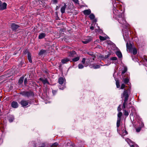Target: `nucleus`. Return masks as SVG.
Returning a JSON list of instances; mask_svg holds the SVG:
<instances>
[{"mask_svg": "<svg viewBox=\"0 0 147 147\" xmlns=\"http://www.w3.org/2000/svg\"><path fill=\"white\" fill-rule=\"evenodd\" d=\"M24 80V77H21V78H20L19 79V81H18L19 83L20 84H22Z\"/></svg>", "mask_w": 147, "mask_h": 147, "instance_id": "obj_30", "label": "nucleus"}, {"mask_svg": "<svg viewBox=\"0 0 147 147\" xmlns=\"http://www.w3.org/2000/svg\"><path fill=\"white\" fill-rule=\"evenodd\" d=\"M66 5L65 4L61 8V11L62 13H63L65 12V10L66 8Z\"/></svg>", "mask_w": 147, "mask_h": 147, "instance_id": "obj_18", "label": "nucleus"}, {"mask_svg": "<svg viewBox=\"0 0 147 147\" xmlns=\"http://www.w3.org/2000/svg\"><path fill=\"white\" fill-rule=\"evenodd\" d=\"M7 4L5 2L3 3L0 1V10L6 9L7 8Z\"/></svg>", "mask_w": 147, "mask_h": 147, "instance_id": "obj_4", "label": "nucleus"}, {"mask_svg": "<svg viewBox=\"0 0 147 147\" xmlns=\"http://www.w3.org/2000/svg\"><path fill=\"white\" fill-rule=\"evenodd\" d=\"M88 54L89 55L91 56H92L93 55V54L92 52L88 53Z\"/></svg>", "mask_w": 147, "mask_h": 147, "instance_id": "obj_47", "label": "nucleus"}, {"mask_svg": "<svg viewBox=\"0 0 147 147\" xmlns=\"http://www.w3.org/2000/svg\"><path fill=\"white\" fill-rule=\"evenodd\" d=\"M120 121H121V120H120V119L117 120V128L119 127L120 126ZM117 130H118V128H117Z\"/></svg>", "mask_w": 147, "mask_h": 147, "instance_id": "obj_29", "label": "nucleus"}, {"mask_svg": "<svg viewBox=\"0 0 147 147\" xmlns=\"http://www.w3.org/2000/svg\"><path fill=\"white\" fill-rule=\"evenodd\" d=\"M80 57L79 56H78L72 59V61L74 62H76L78 61Z\"/></svg>", "mask_w": 147, "mask_h": 147, "instance_id": "obj_26", "label": "nucleus"}, {"mask_svg": "<svg viewBox=\"0 0 147 147\" xmlns=\"http://www.w3.org/2000/svg\"><path fill=\"white\" fill-rule=\"evenodd\" d=\"M78 67L79 69H81L83 68V67H84V66L83 65L81 64H79L78 65Z\"/></svg>", "mask_w": 147, "mask_h": 147, "instance_id": "obj_37", "label": "nucleus"}, {"mask_svg": "<svg viewBox=\"0 0 147 147\" xmlns=\"http://www.w3.org/2000/svg\"><path fill=\"white\" fill-rule=\"evenodd\" d=\"M130 104V103H129V104Z\"/></svg>", "mask_w": 147, "mask_h": 147, "instance_id": "obj_55", "label": "nucleus"}, {"mask_svg": "<svg viewBox=\"0 0 147 147\" xmlns=\"http://www.w3.org/2000/svg\"><path fill=\"white\" fill-rule=\"evenodd\" d=\"M117 58L116 57H112L111 59L112 61L115 60H117Z\"/></svg>", "mask_w": 147, "mask_h": 147, "instance_id": "obj_44", "label": "nucleus"}, {"mask_svg": "<svg viewBox=\"0 0 147 147\" xmlns=\"http://www.w3.org/2000/svg\"><path fill=\"white\" fill-rule=\"evenodd\" d=\"M127 68L126 67H124L123 69H121V74H125L127 71Z\"/></svg>", "mask_w": 147, "mask_h": 147, "instance_id": "obj_22", "label": "nucleus"}, {"mask_svg": "<svg viewBox=\"0 0 147 147\" xmlns=\"http://www.w3.org/2000/svg\"><path fill=\"white\" fill-rule=\"evenodd\" d=\"M92 40V38L90 36H88L82 41V42L85 44L89 43Z\"/></svg>", "mask_w": 147, "mask_h": 147, "instance_id": "obj_6", "label": "nucleus"}, {"mask_svg": "<svg viewBox=\"0 0 147 147\" xmlns=\"http://www.w3.org/2000/svg\"><path fill=\"white\" fill-rule=\"evenodd\" d=\"M119 11L116 9L115 8H114L113 9V12L114 14V16H115L117 14H118L119 13Z\"/></svg>", "mask_w": 147, "mask_h": 147, "instance_id": "obj_21", "label": "nucleus"}, {"mask_svg": "<svg viewBox=\"0 0 147 147\" xmlns=\"http://www.w3.org/2000/svg\"><path fill=\"white\" fill-rule=\"evenodd\" d=\"M90 29L92 30H93L94 29V27L93 26H91L90 27Z\"/></svg>", "mask_w": 147, "mask_h": 147, "instance_id": "obj_49", "label": "nucleus"}, {"mask_svg": "<svg viewBox=\"0 0 147 147\" xmlns=\"http://www.w3.org/2000/svg\"><path fill=\"white\" fill-rule=\"evenodd\" d=\"M130 89H131V86H129V88L127 90H125L124 91L126 90L127 91V92L128 93H129V95L130 94Z\"/></svg>", "mask_w": 147, "mask_h": 147, "instance_id": "obj_35", "label": "nucleus"}, {"mask_svg": "<svg viewBox=\"0 0 147 147\" xmlns=\"http://www.w3.org/2000/svg\"><path fill=\"white\" fill-rule=\"evenodd\" d=\"M116 85L117 87V88H119L120 87L119 83L118 80L116 81Z\"/></svg>", "mask_w": 147, "mask_h": 147, "instance_id": "obj_36", "label": "nucleus"}, {"mask_svg": "<svg viewBox=\"0 0 147 147\" xmlns=\"http://www.w3.org/2000/svg\"><path fill=\"white\" fill-rule=\"evenodd\" d=\"M14 118L13 116H11L9 117L8 120L10 122H12L14 120Z\"/></svg>", "mask_w": 147, "mask_h": 147, "instance_id": "obj_24", "label": "nucleus"}, {"mask_svg": "<svg viewBox=\"0 0 147 147\" xmlns=\"http://www.w3.org/2000/svg\"><path fill=\"white\" fill-rule=\"evenodd\" d=\"M100 67V66L98 65H93V67L94 69H98Z\"/></svg>", "mask_w": 147, "mask_h": 147, "instance_id": "obj_34", "label": "nucleus"}, {"mask_svg": "<svg viewBox=\"0 0 147 147\" xmlns=\"http://www.w3.org/2000/svg\"><path fill=\"white\" fill-rule=\"evenodd\" d=\"M52 92L53 94H55L57 92V91L55 90H53Z\"/></svg>", "mask_w": 147, "mask_h": 147, "instance_id": "obj_48", "label": "nucleus"}, {"mask_svg": "<svg viewBox=\"0 0 147 147\" xmlns=\"http://www.w3.org/2000/svg\"><path fill=\"white\" fill-rule=\"evenodd\" d=\"M58 145V143L55 142L53 144L51 147H57V146Z\"/></svg>", "mask_w": 147, "mask_h": 147, "instance_id": "obj_31", "label": "nucleus"}, {"mask_svg": "<svg viewBox=\"0 0 147 147\" xmlns=\"http://www.w3.org/2000/svg\"><path fill=\"white\" fill-rule=\"evenodd\" d=\"M70 61L69 59L67 58H65L62 59L61 62L63 64H65L67 63V62L69 61Z\"/></svg>", "mask_w": 147, "mask_h": 147, "instance_id": "obj_16", "label": "nucleus"}, {"mask_svg": "<svg viewBox=\"0 0 147 147\" xmlns=\"http://www.w3.org/2000/svg\"><path fill=\"white\" fill-rule=\"evenodd\" d=\"M11 27L13 30H15L19 28V26L14 23H12Z\"/></svg>", "mask_w": 147, "mask_h": 147, "instance_id": "obj_10", "label": "nucleus"}, {"mask_svg": "<svg viewBox=\"0 0 147 147\" xmlns=\"http://www.w3.org/2000/svg\"><path fill=\"white\" fill-rule=\"evenodd\" d=\"M125 86H126L124 84H122L121 86V89H123Z\"/></svg>", "mask_w": 147, "mask_h": 147, "instance_id": "obj_40", "label": "nucleus"}, {"mask_svg": "<svg viewBox=\"0 0 147 147\" xmlns=\"http://www.w3.org/2000/svg\"><path fill=\"white\" fill-rule=\"evenodd\" d=\"M39 80L42 81V82L44 84H49V83L47 78H39Z\"/></svg>", "mask_w": 147, "mask_h": 147, "instance_id": "obj_9", "label": "nucleus"}, {"mask_svg": "<svg viewBox=\"0 0 147 147\" xmlns=\"http://www.w3.org/2000/svg\"><path fill=\"white\" fill-rule=\"evenodd\" d=\"M22 95L27 97H29L33 95V93L32 92L24 91L20 93Z\"/></svg>", "mask_w": 147, "mask_h": 147, "instance_id": "obj_3", "label": "nucleus"}, {"mask_svg": "<svg viewBox=\"0 0 147 147\" xmlns=\"http://www.w3.org/2000/svg\"><path fill=\"white\" fill-rule=\"evenodd\" d=\"M95 58V57H93V59L94 60V59Z\"/></svg>", "mask_w": 147, "mask_h": 147, "instance_id": "obj_51", "label": "nucleus"}, {"mask_svg": "<svg viewBox=\"0 0 147 147\" xmlns=\"http://www.w3.org/2000/svg\"><path fill=\"white\" fill-rule=\"evenodd\" d=\"M11 106L13 108H17L18 107V103L16 102L13 101L11 103Z\"/></svg>", "mask_w": 147, "mask_h": 147, "instance_id": "obj_12", "label": "nucleus"}, {"mask_svg": "<svg viewBox=\"0 0 147 147\" xmlns=\"http://www.w3.org/2000/svg\"><path fill=\"white\" fill-rule=\"evenodd\" d=\"M28 59L30 62L31 63L32 62V60L31 55L29 53H28Z\"/></svg>", "mask_w": 147, "mask_h": 147, "instance_id": "obj_19", "label": "nucleus"}, {"mask_svg": "<svg viewBox=\"0 0 147 147\" xmlns=\"http://www.w3.org/2000/svg\"><path fill=\"white\" fill-rule=\"evenodd\" d=\"M102 32L101 31H100V32Z\"/></svg>", "mask_w": 147, "mask_h": 147, "instance_id": "obj_54", "label": "nucleus"}, {"mask_svg": "<svg viewBox=\"0 0 147 147\" xmlns=\"http://www.w3.org/2000/svg\"><path fill=\"white\" fill-rule=\"evenodd\" d=\"M64 81V80L63 78L60 77L58 80V82L59 84H63Z\"/></svg>", "mask_w": 147, "mask_h": 147, "instance_id": "obj_17", "label": "nucleus"}, {"mask_svg": "<svg viewBox=\"0 0 147 147\" xmlns=\"http://www.w3.org/2000/svg\"><path fill=\"white\" fill-rule=\"evenodd\" d=\"M124 115L126 116H128V115H129V114L130 112L129 110L127 111L126 110L124 109Z\"/></svg>", "mask_w": 147, "mask_h": 147, "instance_id": "obj_23", "label": "nucleus"}, {"mask_svg": "<svg viewBox=\"0 0 147 147\" xmlns=\"http://www.w3.org/2000/svg\"><path fill=\"white\" fill-rule=\"evenodd\" d=\"M29 103L28 100H22L20 102V104L23 107H25L28 105Z\"/></svg>", "mask_w": 147, "mask_h": 147, "instance_id": "obj_7", "label": "nucleus"}, {"mask_svg": "<svg viewBox=\"0 0 147 147\" xmlns=\"http://www.w3.org/2000/svg\"><path fill=\"white\" fill-rule=\"evenodd\" d=\"M27 78H25L24 80V83L25 84H26L27 83Z\"/></svg>", "mask_w": 147, "mask_h": 147, "instance_id": "obj_46", "label": "nucleus"}, {"mask_svg": "<svg viewBox=\"0 0 147 147\" xmlns=\"http://www.w3.org/2000/svg\"><path fill=\"white\" fill-rule=\"evenodd\" d=\"M123 136H125L127 134V132L125 130L124 131H123Z\"/></svg>", "mask_w": 147, "mask_h": 147, "instance_id": "obj_38", "label": "nucleus"}, {"mask_svg": "<svg viewBox=\"0 0 147 147\" xmlns=\"http://www.w3.org/2000/svg\"><path fill=\"white\" fill-rule=\"evenodd\" d=\"M109 57V56L108 55H107V56H105V58H107Z\"/></svg>", "mask_w": 147, "mask_h": 147, "instance_id": "obj_50", "label": "nucleus"}, {"mask_svg": "<svg viewBox=\"0 0 147 147\" xmlns=\"http://www.w3.org/2000/svg\"><path fill=\"white\" fill-rule=\"evenodd\" d=\"M84 14L85 15H89L91 13L90 10L88 9L86 10L83 11Z\"/></svg>", "mask_w": 147, "mask_h": 147, "instance_id": "obj_13", "label": "nucleus"}, {"mask_svg": "<svg viewBox=\"0 0 147 147\" xmlns=\"http://www.w3.org/2000/svg\"><path fill=\"white\" fill-rule=\"evenodd\" d=\"M68 54L69 57H73L76 54V52L74 51L68 52Z\"/></svg>", "mask_w": 147, "mask_h": 147, "instance_id": "obj_11", "label": "nucleus"}, {"mask_svg": "<svg viewBox=\"0 0 147 147\" xmlns=\"http://www.w3.org/2000/svg\"><path fill=\"white\" fill-rule=\"evenodd\" d=\"M60 88V89H62H62H63V88Z\"/></svg>", "mask_w": 147, "mask_h": 147, "instance_id": "obj_52", "label": "nucleus"}, {"mask_svg": "<svg viewBox=\"0 0 147 147\" xmlns=\"http://www.w3.org/2000/svg\"><path fill=\"white\" fill-rule=\"evenodd\" d=\"M89 18L91 20H93L95 18V16L93 14H90L89 16Z\"/></svg>", "mask_w": 147, "mask_h": 147, "instance_id": "obj_32", "label": "nucleus"}, {"mask_svg": "<svg viewBox=\"0 0 147 147\" xmlns=\"http://www.w3.org/2000/svg\"><path fill=\"white\" fill-rule=\"evenodd\" d=\"M85 61H86L85 58H83L82 60V63H83V64H84L85 63Z\"/></svg>", "mask_w": 147, "mask_h": 147, "instance_id": "obj_41", "label": "nucleus"}, {"mask_svg": "<svg viewBox=\"0 0 147 147\" xmlns=\"http://www.w3.org/2000/svg\"><path fill=\"white\" fill-rule=\"evenodd\" d=\"M109 38L108 37L106 36H99V38L101 41L105 40Z\"/></svg>", "mask_w": 147, "mask_h": 147, "instance_id": "obj_15", "label": "nucleus"}, {"mask_svg": "<svg viewBox=\"0 0 147 147\" xmlns=\"http://www.w3.org/2000/svg\"><path fill=\"white\" fill-rule=\"evenodd\" d=\"M122 113L121 112H119L118 115H117V117H118V119L117 120H118L119 119H120V120H121V117L122 115Z\"/></svg>", "mask_w": 147, "mask_h": 147, "instance_id": "obj_27", "label": "nucleus"}, {"mask_svg": "<svg viewBox=\"0 0 147 147\" xmlns=\"http://www.w3.org/2000/svg\"><path fill=\"white\" fill-rule=\"evenodd\" d=\"M46 52V51L45 50H41L39 53V55H42L44 54Z\"/></svg>", "mask_w": 147, "mask_h": 147, "instance_id": "obj_33", "label": "nucleus"}, {"mask_svg": "<svg viewBox=\"0 0 147 147\" xmlns=\"http://www.w3.org/2000/svg\"><path fill=\"white\" fill-rule=\"evenodd\" d=\"M52 1L53 4H56L58 2L57 0H53Z\"/></svg>", "mask_w": 147, "mask_h": 147, "instance_id": "obj_42", "label": "nucleus"}, {"mask_svg": "<svg viewBox=\"0 0 147 147\" xmlns=\"http://www.w3.org/2000/svg\"><path fill=\"white\" fill-rule=\"evenodd\" d=\"M46 35L45 33H42L40 34L38 36V38L39 39H41L44 38Z\"/></svg>", "mask_w": 147, "mask_h": 147, "instance_id": "obj_14", "label": "nucleus"}, {"mask_svg": "<svg viewBox=\"0 0 147 147\" xmlns=\"http://www.w3.org/2000/svg\"><path fill=\"white\" fill-rule=\"evenodd\" d=\"M113 17L118 21L119 23L123 25L126 26V22L124 18V15L123 13H119L115 16H113Z\"/></svg>", "mask_w": 147, "mask_h": 147, "instance_id": "obj_1", "label": "nucleus"}, {"mask_svg": "<svg viewBox=\"0 0 147 147\" xmlns=\"http://www.w3.org/2000/svg\"><path fill=\"white\" fill-rule=\"evenodd\" d=\"M121 97H123L125 98L122 108L123 109H125V108H130V106L128 105L127 102V101L128 99L129 98V93H127V91L125 90L124 91L123 93L121 94Z\"/></svg>", "mask_w": 147, "mask_h": 147, "instance_id": "obj_2", "label": "nucleus"}, {"mask_svg": "<svg viewBox=\"0 0 147 147\" xmlns=\"http://www.w3.org/2000/svg\"><path fill=\"white\" fill-rule=\"evenodd\" d=\"M125 140L129 145L130 147H139L138 145L136 144H134L133 143H132L131 140L129 139H126Z\"/></svg>", "mask_w": 147, "mask_h": 147, "instance_id": "obj_5", "label": "nucleus"}, {"mask_svg": "<svg viewBox=\"0 0 147 147\" xmlns=\"http://www.w3.org/2000/svg\"><path fill=\"white\" fill-rule=\"evenodd\" d=\"M116 54L119 58H121L122 57V55L121 52L120 51H118L116 52Z\"/></svg>", "mask_w": 147, "mask_h": 147, "instance_id": "obj_20", "label": "nucleus"}, {"mask_svg": "<svg viewBox=\"0 0 147 147\" xmlns=\"http://www.w3.org/2000/svg\"><path fill=\"white\" fill-rule=\"evenodd\" d=\"M129 81V80L128 78H125L123 79V82L125 84H127Z\"/></svg>", "mask_w": 147, "mask_h": 147, "instance_id": "obj_28", "label": "nucleus"}, {"mask_svg": "<svg viewBox=\"0 0 147 147\" xmlns=\"http://www.w3.org/2000/svg\"><path fill=\"white\" fill-rule=\"evenodd\" d=\"M117 110L118 111H120L121 110V106L120 105H119L117 108Z\"/></svg>", "mask_w": 147, "mask_h": 147, "instance_id": "obj_43", "label": "nucleus"}, {"mask_svg": "<svg viewBox=\"0 0 147 147\" xmlns=\"http://www.w3.org/2000/svg\"><path fill=\"white\" fill-rule=\"evenodd\" d=\"M126 47L127 50H128L130 52H132V49L134 48L132 44L131 43L129 44L128 42H127L126 44Z\"/></svg>", "mask_w": 147, "mask_h": 147, "instance_id": "obj_8", "label": "nucleus"}, {"mask_svg": "<svg viewBox=\"0 0 147 147\" xmlns=\"http://www.w3.org/2000/svg\"><path fill=\"white\" fill-rule=\"evenodd\" d=\"M146 62H147V59H146Z\"/></svg>", "mask_w": 147, "mask_h": 147, "instance_id": "obj_53", "label": "nucleus"}, {"mask_svg": "<svg viewBox=\"0 0 147 147\" xmlns=\"http://www.w3.org/2000/svg\"><path fill=\"white\" fill-rule=\"evenodd\" d=\"M132 51L133 54L134 55L136 54L137 53V50L136 48L134 47L132 49Z\"/></svg>", "mask_w": 147, "mask_h": 147, "instance_id": "obj_25", "label": "nucleus"}, {"mask_svg": "<svg viewBox=\"0 0 147 147\" xmlns=\"http://www.w3.org/2000/svg\"><path fill=\"white\" fill-rule=\"evenodd\" d=\"M141 130V128H137L136 129V131L137 132H139Z\"/></svg>", "mask_w": 147, "mask_h": 147, "instance_id": "obj_45", "label": "nucleus"}, {"mask_svg": "<svg viewBox=\"0 0 147 147\" xmlns=\"http://www.w3.org/2000/svg\"><path fill=\"white\" fill-rule=\"evenodd\" d=\"M75 3L79 4V2L78 0H72Z\"/></svg>", "mask_w": 147, "mask_h": 147, "instance_id": "obj_39", "label": "nucleus"}]
</instances>
